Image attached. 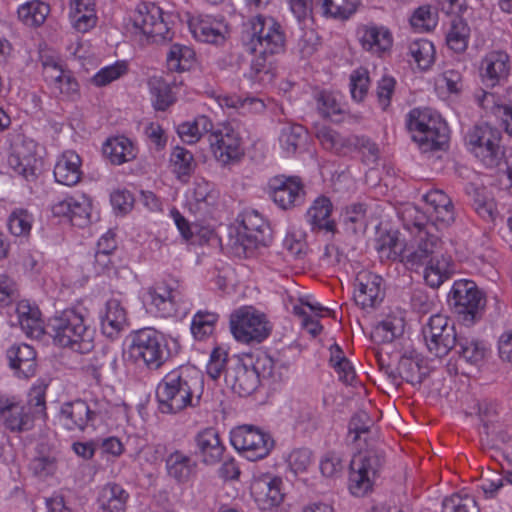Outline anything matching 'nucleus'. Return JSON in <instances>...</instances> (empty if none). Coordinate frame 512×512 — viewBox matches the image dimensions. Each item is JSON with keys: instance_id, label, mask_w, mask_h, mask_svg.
Wrapping results in <instances>:
<instances>
[{"instance_id": "obj_37", "label": "nucleus", "mask_w": 512, "mask_h": 512, "mask_svg": "<svg viewBox=\"0 0 512 512\" xmlns=\"http://www.w3.org/2000/svg\"><path fill=\"white\" fill-rule=\"evenodd\" d=\"M104 155L112 164H123L136 157L132 142L126 137L108 139L103 146Z\"/></svg>"}, {"instance_id": "obj_5", "label": "nucleus", "mask_w": 512, "mask_h": 512, "mask_svg": "<svg viewBox=\"0 0 512 512\" xmlns=\"http://www.w3.org/2000/svg\"><path fill=\"white\" fill-rule=\"evenodd\" d=\"M236 235L233 246L237 253H252L272 241V230L263 216L254 209H244L236 218Z\"/></svg>"}, {"instance_id": "obj_41", "label": "nucleus", "mask_w": 512, "mask_h": 512, "mask_svg": "<svg viewBox=\"0 0 512 512\" xmlns=\"http://www.w3.org/2000/svg\"><path fill=\"white\" fill-rule=\"evenodd\" d=\"M49 12L48 4L40 0H32L18 8V17L25 25L38 27L45 22Z\"/></svg>"}, {"instance_id": "obj_8", "label": "nucleus", "mask_w": 512, "mask_h": 512, "mask_svg": "<svg viewBox=\"0 0 512 512\" xmlns=\"http://www.w3.org/2000/svg\"><path fill=\"white\" fill-rule=\"evenodd\" d=\"M230 329L235 339L245 344L261 343L271 333L266 316L252 307H242L230 316Z\"/></svg>"}, {"instance_id": "obj_6", "label": "nucleus", "mask_w": 512, "mask_h": 512, "mask_svg": "<svg viewBox=\"0 0 512 512\" xmlns=\"http://www.w3.org/2000/svg\"><path fill=\"white\" fill-rule=\"evenodd\" d=\"M129 357L136 364L148 369H159L169 357L167 343L162 333L153 328H143L133 333L128 348Z\"/></svg>"}, {"instance_id": "obj_19", "label": "nucleus", "mask_w": 512, "mask_h": 512, "mask_svg": "<svg viewBox=\"0 0 512 512\" xmlns=\"http://www.w3.org/2000/svg\"><path fill=\"white\" fill-rule=\"evenodd\" d=\"M194 443L196 454L203 464L211 466L222 461L225 446L215 428L208 427L197 432L194 436Z\"/></svg>"}, {"instance_id": "obj_11", "label": "nucleus", "mask_w": 512, "mask_h": 512, "mask_svg": "<svg viewBox=\"0 0 512 512\" xmlns=\"http://www.w3.org/2000/svg\"><path fill=\"white\" fill-rule=\"evenodd\" d=\"M422 334L428 351L438 358H443L453 350L459 335L448 317L435 314L422 328Z\"/></svg>"}, {"instance_id": "obj_62", "label": "nucleus", "mask_w": 512, "mask_h": 512, "mask_svg": "<svg viewBox=\"0 0 512 512\" xmlns=\"http://www.w3.org/2000/svg\"><path fill=\"white\" fill-rule=\"evenodd\" d=\"M504 484L505 473L503 475H498L493 471H488L485 475H482L481 477L480 488L485 498H493L495 497L498 490L504 486Z\"/></svg>"}, {"instance_id": "obj_25", "label": "nucleus", "mask_w": 512, "mask_h": 512, "mask_svg": "<svg viewBox=\"0 0 512 512\" xmlns=\"http://www.w3.org/2000/svg\"><path fill=\"white\" fill-rule=\"evenodd\" d=\"M9 367L18 377L29 378L37 369L36 351L28 344H14L6 351Z\"/></svg>"}, {"instance_id": "obj_55", "label": "nucleus", "mask_w": 512, "mask_h": 512, "mask_svg": "<svg viewBox=\"0 0 512 512\" xmlns=\"http://www.w3.org/2000/svg\"><path fill=\"white\" fill-rule=\"evenodd\" d=\"M127 72L125 62H116L113 65L102 68L94 77L93 82L96 86H105L112 81L120 78Z\"/></svg>"}, {"instance_id": "obj_18", "label": "nucleus", "mask_w": 512, "mask_h": 512, "mask_svg": "<svg viewBox=\"0 0 512 512\" xmlns=\"http://www.w3.org/2000/svg\"><path fill=\"white\" fill-rule=\"evenodd\" d=\"M96 416V412L82 399L63 403L59 411V420L68 431H84Z\"/></svg>"}, {"instance_id": "obj_35", "label": "nucleus", "mask_w": 512, "mask_h": 512, "mask_svg": "<svg viewBox=\"0 0 512 512\" xmlns=\"http://www.w3.org/2000/svg\"><path fill=\"white\" fill-rule=\"evenodd\" d=\"M128 497L121 485L109 483L102 488L98 501L102 512H125Z\"/></svg>"}, {"instance_id": "obj_42", "label": "nucleus", "mask_w": 512, "mask_h": 512, "mask_svg": "<svg viewBox=\"0 0 512 512\" xmlns=\"http://www.w3.org/2000/svg\"><path fill=\"white\" fill-rule=\"evenodd\" d=\"M453 350L472 365H478L485 357V347L482 342L462 335H459Z\"/></svg>"}, {"instance_id": "obj_12", "label": "nucleus", "mask_w": 512, "mask_h": 512, "mask_svg": "<svg viewBox=\"0 0 512 512\" xmlns=\"http://www.w3.org/2000/svg\"><path fill=\"white\" fill-rule=\"evenodd\" d=\"M472 151L487 167L499 165L503 150L500 146L501 132L489 124L475 126L467 135Z\"/></svg>"}, {"instance_id": "obj_1", "label": "nucleus", "mask_w": 512, "mask_h": 512, "mask_svg": "<svg viewBox=\"0 0 512 512\" xmlns=\"http://www.w3.org/2000/svg\"><path fill=\"white\" fill-rule=\"evenodd\" d=\"M243 41L247 50L255 55L249 77L258 82L270 80L274 56L285 49L286 38L280 23L272 17L257 15L249 20Z\"/></svg>"}, {"instance_id": "obj_57", "label": "nucleus", "mask_w": 512, "mask_h": 512, "mask_svg": "<svg viewBox=\"0 0 512 512\" xmlns=\"http://www.w3.org/2000/svg\"><path fill=\"white\" fill-rule=\"evenodd\" d=\"M474 208L478 215L487 221H494L498 215L497 205L489 194H476Z\"/></svg>"}, {"instance_id": "obj_60", "label": "nucleus", "mask_w": 512, "mask_h": 512, "mask_svg": "<svg viewBox=\"0 0 512 512\" xmlns=\"http://www.w3.org/2000/svg\"><path fill=\"white\" fill-rule=\"evenodd\" d=\"M171 162L174 165L175 172L182 175H188L194 165L192 153L182 147H176L173 150Z\"/></svg>"}, {"instance_id": "obj_10", "label": "nucleus", "mask_w": 512, "mask_h": 512, "mask_svg": "<svg viewBox=\"0 0 512 512\" xmlns=\"http://www.w3.org/2000/svg\"><path fill=\"white\" fill-rule=\"evenodd\" d=\"M405 227L417 236L415 246L405 247L403 263L411 270H417L440 253L441 241L439 237L426 230V225L420 220L412 224L405 223Z\"/></svg>"}, {"instance_id": "obj_20", "label": "nucleus", "mask_w": 512, "mask_h": 512, "mask_svg": "<svg viewBox=\"0 0 512 512\" xmlns=\"http://www.w3.org/2000/svg\"><path fill=\"white\" fill-rule=\"evenodd\" d=\"M282 480L279 477L262 476L252 481L251 495L262 510L279 506L284 498L281 491Z\"/></svg>"}, {"instance_id": "obj_34", "label": "nucleus", "mask_w": 512, "mask_h": 512, "mask_svg": "<svg viewBox=\"0 0 512 512\" xmlns=\"http://www.w3.org/2000/svg\"><path fill=\"white\" fill-rule=\"evenodd\" d=\"M425 266L424 279L432 288H438L453 273L451 258L440 253L428 261Z\"/></svg>"}, {"instance_id": "obj_32", "label": "nucleus", "mask_w": 512, "mask_h": 512, "mask_svg": "<svg viewBox=\"0 0 512 512\" xmlns=\"http://www.w3.org/2000/svg\"><path fill=\"white\" fill-rule=\"evenodd\" d=\"M59 451L41 443L37 446L36 456L30 462V469L34 475L46 478L53 475L58 467Z\"/></svg>"}, {"instance_id": "obj_17", "label": "nucleus", "mask_w": 512, "mask_h": 512, "mask_svg": "<svg viewBox=\"0 0 512 512\" xmlns=\"http://www.w3.org/2000/svg\"><path fill=\"white\" fill-rule=\"evenodd\" d=\"M208 141L215 158L224 165L240 159L243 155L241 138L230 127L209 134Z\"/></svg>"}, {"instance_id": "obj_54", "label": "nucleus", "mask_w": 512, "mask_h": 512, "mask_svg": "<svg viewBox=\"0 0 512 512\" xmlns=\"http://www.w3.org/2000/svg\"><path fill=\"white\" fill-rule=\"evenodd\" d=\"M369 85L368 71L364 68H359L350 76L351 95L354 100L362 101L367 94Z\"/></svg>"}, {"instance_id": "obj_40", "label": "nucleus", "mask_w": 512, "mask_h": 512, "mask_svg": "<svg viewBox=\"0 0 512 512\" xmlns=\"http://www.w3.org/2000/svg\"><path fill=\"white\" fill-rule=\"evenodd\" d=\"M380 259L403 262L405 246L395 233L382 234L375 244Z\"/></svg>"}, {"instance_id": "obj_48", "label": "nucleus", "mask_w": 512, "mask_h": 512, "mask_svg": "<svg viewBox=\"0 0 512 512\" xmlns=\"http://www.w3.org/2000/svg\"><path fill=\"white\" fill-rule=\"evenodd\" d=\"M218 315L208 311H198L191 323V332L197 339H202L212 334Z\"/></svg>"}, {"instance_id": "obj_33", "label": "nucleus", "mask_w": 512, "mask_h": 512, "mask_svg": "<svg viewBox=\"0 0 512 512\" xmlns=\"http://www.w3.org/2000/svg\"><path fill=\"white\" fill-rule=\"evenodd\" d=\"M127 323L126 311L119 300L110 299L106 302L105 313L101 316V328L105 335L114 337Z\"/></svg>"}, {"instance_id": "obj_36", "label": "nucleus", "mask_w": 512, "mask_h": 512, "mask_svg": "<svg viewBox=\"0 0 512 512\" xmlns=\"http://www.w3.org/2000/svg\"><path fill=\"white\" fill-rule=\"evenodd\" d=\"M404 328L405 322L402 317L388 315L373 328L371 338L375 343H391L403 334Z\"/></svg>"}, {"instance_id": "obj_45", "label": "nucleus", "mask_w": 512, "mask_h": 512, "mask_svg": "<svg viewBox=\"0 0 512 512\" xmlns=\"http://www.w3.org/2000/svg\"><path fill=\"white\" fill-rule=\"evenodd\" d=\"M409 54L419 68L423 70L428 69L434 61V45L425 39L415 40L409 45Z\"/></svg>"}, {"instance_id": "obj_14", "label": "nucleus", "mask_w": 512, "mask_h": 512, "mask_svg": "<svg viewBox=\"0 0 512 512\" xmlns=\"http://www.w3.org/2000/svg\"><path fill=\"white\" fill-rule=\"evenodd\" d=\"M37 144L32 139L18 138L11 147L9 166L28 182L39 177L41 160L36 157Z\"/></svg>"}, {"instance_id": "obj_43", "label": "nucleus", "mask_w": 512, "mask_h": 512, "mask_svg": "<svg viewBox=\"0 0 512 512\" xmlns=\"http://www.w3.org/2000/svg\"><path fill=\"white\" fill-rule=\"evenodd\" d=\"M423 200L432 208L437 221L444 224L454 222V205L447 194H423Z\"/></svg>"}, {"instance_id": "obj_53", "label": "nucleus", "mask_w": 512, "mask_h": 512, "mask_svg": "<svg viewBox=\"0 0 512 512\" xmlns=\"http://www.w3.org/2000/svg\"><path fill=\"white\" fill-rule=\"evenodd\" d=\"M305 131L301 125L285 126L280 135V143L288 153H295L301 144Z\"/></svg>"}, {"instance_id": "obj_51", "label": "nucleus", "mask_w": 512, "mask_h": 512, "mask_svg": "<svg viewBox=\"0 0 512 512\" xmlns=\"http://www.w3.org/2000/svg\"><path fill=\"white\" fill-rule=\"evenodd\" d=\"M8 229L15 236H26L31 230V215L27 210L16 209L8 218Z\"/></svg>"}, {"instance_id": "obj_56", "label": "nucleus", "mask_w": 512, "mask_h": 512, "mask_svg": "<svg viewBox=\"0 0 512 512\" xmlns=\"http://www.w3.org/2000/svg\"><path fill=\"white\" fill-rule=\"evenodd\" d=\"M228 361V353L221 347H216L207 364V374L214 380L218 379L223 372L226 373L225 367Z\"/></svg>"}, {"instance_id": "obj_52", "label": "nucleus", "mask_w": 512, "mask_h": 512, "mask_svg": "<svg viewBox=\"0 0 512 512\" xmlns=\"http://www.w3.org/2000/svg\"><path fill=\"white\" fill-rule=\"evenodd\" d=\"M150 87L152 94L156 97L154 106L157 110L163 111L174 102L171 89L166 82L159 78H152Z\"/></svg>"}, {"instance_id": "obj_15", "label": "nucleus", "mask_w": 512, "mask_h": 512, "mask_svg": "<svg viewBox=\"0 0 512 512\" xmlns=\"http://www.w3.org/2000/svg\"><path fill=\"white\" fill-rule=\"evenodd\" d=\"M181 296L179 281L168 277L149 287L143 295V301L153 306L162 317H168L176 313V303L181 300Z\"/></svg>"}, {"instance_id": "obj_31", "label": "nucleus", "mask_w": 512, "mask_h": 512, "mask_svg": "<svg viewBox=\"0 0 512 512\" xmlns=\"http://www.w3.org/2000/svg\"><path fill=\"white\" fill-rule=\"evenodd\" d=\"M360 42L363 49L381 56L392 48L393 37L390 30L386 27L367 26L363 29Z\"/></svg>"}, {"instance_id": "obj_28", "label": "nucleus", "mask_w": 512, "mask_h": 512, "mask_svg": "<svg viewBox=\"0 0 512 512\" xmlns=\"http://www.w3.org/2000/svg\"><path fill=\"white\" fill-rule=\"evenodd\" d=\"M189 28L197 40L213 44L223 43L228 33V28L222 21L209 16L192 19Z\"/></svg>"}, {"instance_id": "obj_61", "label": "nucleus", "mask_w": 512, "mask_h": 512, "mask_svg": "<svg viewBox=\"0 0 512 512\" xmlns=\"http://www.w3.org/2000/svg\"><path fill=\"white\" fill-rule=\"evenodd\" d=\"M223 103L227 107L242 108L252 113H260L265 109V104L263 103V101L253 97H225L223 99Z\"/></svg>"}, {"instance_id": "obj_39", "label": "nucleus", "mask_w": 512, "mask_h": 512, "mask_svg": "<svg viewBox=\"0 0 512 512\" xmlns=\"http://www.w3.org/2000/svg\"><path fill=\"white\" fill-rule=\"evenodd\" d=\"M90 368L94 379L100 383L103 376H111L116 373L117 353L108 348L102 349L94 355Z\"/></svg>"}, {"instance_id": "obj_26", "label": "nucleus", "mask_w": 512, "mask_h": 512, "mask_svg": "<svg viewBox=\"0 0 512 512\" xmlns=\"http://www.w3.org/2000/svg\"><path fill=\"white\" fill-rule=\"evenodd\" d=\"M480 70L483 80L494 87L509 76V55L501 50L488 52L481 61Z\"/></svg>"}, {"instance_id": "obj_7", "label": "nucleus", "mask_w": 512, "mask_h": 512, "mask_svg": "<svg viewBox=\"0 0 512 512\" xmlns=\"http://www.w3.org/2000/svg\"><path fill=\"white\" fill-rule=\"evenodd\" d=\"M448 305L458 319L467 326L481 317L485 307V297L472 280L460 279L454 282L448 297Z\"/></svg>"}, {"instance_id": "obj_63", "label": "nucleus", "mask_w": 512, "mask_h": 512, "mask_svg": "<svg viewBox=\"0 0 512 512\" xmlns=\"http://www.w3.org/2000/svg\"><path fill=\"white\" fill-rule=\"evenodd\" d=\"M372 421L369 415L361 410L356 412L350 419L348 430L350 434H354L353 442L357 441L361 434L369 432Z\"/></svg>"}, {"instance_id": "obj_50", "label": "nucleus", "mask_w": 512, "mask_h": 512, "mask_svg": "<svg viewBox=\"0 0 512 512\" xmlns=\"http://www.w3.org/2000/svg\"><path fill=\"white\" fill-rule=\"evenodd\" d=\"M215 200V194H186V205L194 214H211Z\"/></svg>"}, {"instance_id": "obj_47", "label": "nucleus", "mask_w": 512, "mask_h": 512, "mask_svg": "<svg viewBox=\"0 0 512 512\" xmlns=\"http://www.w3.org/2000/svg\"><path fill=\"white\" fill-rule=\"evenodd\" d=\"M398 375L414 386L420 385L424 379L418 360L407 355H403L398 362Z\"/></svg>"}, {"instance_id": "obj_64", "label": "nucleus", "mask_w": 512, "mask_h": 512, "mask_svg": "<svg viewBox=\"0 0 512 512\" xmlns=\"http://www.w3.org/2000/svg\"><path fill=\"white\" fill-rule=\"evenodd\" d=\"M40 311L39 309L37 311L32 312V317H28L27 320H25L21 325V329L24 331V333L31 338L35 339H41L44 334H47L46 327L44 328L42 326V321L40 318Z\"/></svg>"}, {"instance_id": "obj_58", "label": "nucleus", "mask_w": 512, "mask_h": 512, "mask_svg": "<svg viewBox=\"0 0 512 512\" xmlns=\"http://www.w3.org/2000/svg\"><path fill=\"white\" fill-rule=\"evenodd\" d=\"M70 17L72 18L74 28L82 33L93 28L97 22L95 10L83 11L79 8L70 9Z\"/></svg>"}, {"instance_id": "obj_4", "label": "nucleus", "mask_w": 512, "mask_h": 512, "mask_svg": "<svg viewBox=\"0 0 512 512\" xmlns=\"http://www.w3.org/2000/svg\"><path fill=\"white\" fill-rule=\"evenodd\" d=\"M407 128L412 140L426 153L442 150L448 143L446 123L430 109H413L408 114Z\"/></svg>"}, {"instance_id": "obj_2", "label": "nucleus", "mask_w": 512, "mask_h": 512, "mask_svg": "<svg viewBox=\"0 0 512 512\" xmlns=\"http://www.w3.org/2000/svg\"><path fill=\"white\" fill-rule=\"evenodd\" d=\"M203 391L201 371L189 365L175 368L156 387L158 410L163 414H177L188 407H198Z\"/></svg>"}, {"instance_id": "obj_30", "label": "nucleus", "mask_w": 512, "mask_h": 512, "mask_svg": "<svg viewBox=\"0 0 512 512\" xmlns=\"http://www.w3.org/2000/svg\"><path fill=\"white\" fill-rule=\"evenodd\" d=\"M80 166L81 159L79 155L71 150L65 151L55 165V180L68 187L77 184L82 175Z\"/></svg>"}, {"instance_id": "obj_44", "label": "nucleus", "mask_w": 512, "mask_h": 512, "mask_svg": "<svg viewBox=\"0 0 512 512\" xmlns=\"http://www.w3.org/2000/svg\"><path fill=\"white\" fill-rule=\"evenodd\" d=\"M326 17L335 19H347L355 11L356 5L350 0H316Z\"/></svg>"}, {"instance_id": "obj_59", "label": "nucleus", "mask_w": 512, "mask_h": 512, "mask_svg": "<svg viewBox=\"0 0 512 512\" xmlns=\"http://www.w3.org/2000/svg\"><path fill=\"white\" fill-rule=\"evenodd\" d=\"M46 389L47 385H35L29 392L28 404L34 416L46 417Z\"/></svg>"}, {"instance_id": "obj_23", "label": "nucleus", "mask_w": 512, "mask_h": 512, "mask_svg": "<svg viewBox=\"0 0 512 512\" xmlns=\"http://www.w3.org/2000/svg\"><path fill=\"white\" fill-rule=\"evenodd\" d=\"M91 203L86 194L67 197L52 206L56 217H66L74 226L84 227L90 222Z\"/></svg>"}, {"instance_id": "obj_9", "label": "nucleus", "mask_w": 512, "mask_h": 512, "mask_svg": "<svg viewBox=\"0 0 512 512\" xmlns=\"http://www.w3.org/2000/svg\"><path fill=\"white\" fill-rule=\"evenodd\" d=\"M385 463L382 452L368 450L355 456L350 463L349 490L357 497L372 490L374 479Z\"/></svg>"}, {"instance_id": "obj_24", "label": "nucleus", "mask_w": 512, "mask_h": 512, "mask_svg": "<svg viewBox=\"0 0 512 512\" xmlns=\"http://www.w3.org/2000/svg\"><path fill=\"white\" fill-rule=\"evenodd\" d=\"M167 475L178 484H186L197 474L198 462L191 455L175 449L165 458Z\"/></svg>"}, {"instance_id": "obj_22", "label": "nucleus", "mask_w": 512, "mask_h": 512, "mask_svg": "<svg viewBox=\"0 0 512 512\" xmlns=\"http://www.w3.org/2000/svg\"><path fill=\"white\" fill-rule=\"evenodd\" d=\"M382 277L372 273H362L356 278L354 300L362 308L376 307L384 298Z\"/></svg>"}, {"instance_id": "obj_27", "label": "nucleus", "mask_w": 512, "mask_h": 512, "mask_svg": "<svg viewBox=\"0 0 512 512\" xmlns=\"http://www.w3.org/2000/svg\"><path fill=\"white\" fill-rule=\"evenodd\" d=\"M0 420L12 432L27 431L33 426L32 417L25 407L13 399L0 400Z\"/></svg>"}, {"instance_id": "obj_49", "label": "nucleus", "mask_w": 512, "mask_h": 512, "mask_svg": "<svg viewBox=\"0 0 512 512\" xmlns=\"http://www.w3.org/2000/svg\"><path fill=\"white\" fill-rule=\"evenodd\" d=\"M271 192H300L305 185L299 176L277 175L268 182Z\"/></svg>"}, {"instance_id": "obj_16", "label": "nucleus", "mask_w": 512, "mask_h": 512, "mask_svg": "<svg viewBox=\"0 0 512 512\" xmlns=\"http://www.w3.org/2000/svg\"><path fill=\"white\" fill-rule=\"evenodd\" d=\"M133 27L140 33L153 38L157 37L163 41H170L169 29L162 19V10L155 4L141 3L137 6L131 18Z\"/></svg>"}, {"instance_id": "obj_13", "label": "nucleus", "mask_w": 512, "mask_h": 512, "mask_svg": "<svg viewBox=\"0 0 512 512\" xmlns=\"http://www.w3.org/2000/svg\"><path fill=\"white\" fill-rule=\"evenodd\" d=\"M230 441L236 450L243 452L251 461L266 457L274 447V440L270 434L251 425H243L232 430Z\"/></svg>"}, {"instance_id": "obj_46", "label": "nucleus", "mask_w": 512, "mask_h": 512, "mask_svg": "<svg viewBox=\"0 0 512 512\" xmlns=\"http://www.w3.org/2000/svg\"><path fill=\"white\" fill-rule=\"evenodd\" d=\"M442 512H480L476 500L470 495L453 494L442 501Z\"/></svg>"}, {"instance_id": "obj_3", "label": "nucleus", "mask_w": 512, "mask_h": 512, "mask_svg": "<svg viewBox=\"0 0 512 512\" xmlns=\"http://www.w3.org/2000/svg\"><path fill=\"white\" fill-rule=\"evenodd\" d=\"M47 334L56 345L84 354L93 349L94 331L84 315L74 308L65 309L48 320Z\"/></svg>"}, {"instance_id": "obj_29", "label": "nucleus", "mask_w": 512, "mask_h": 512, "mask_svg": "<svg viewBox=\"0 0 512 512\" xmlns=\"http://www.w3.org/2000/svg\"><path fill=\"white\" fill-rule=\"evenodd\" d=\"M332 210V202L324 194L314 200L306 215L313 231L336 232V223L329 218Z\"/></svg>"}, {"instance_id": "obj_21", "label": "nucleus", "mask_w": 512, "mask_h": 512, "mask_svg": "<svg viewBox=\"0 0 512 512\" xmlns=\"http://www.w3.org/2000/svg\"><path fill=\"white\" fill-rule=\"evenodd\" d=\"M225 382L235 393L245 397L258 388L260 379L255 369L236 359L233 366L226 369Z\"/></svg>"}, {"instance_id": "obj_38", "label": "nucleus", "mask_w": 512, "mask_h": 512, "mask_svg": "<svg viewBox=\"0 0 512 512\" xmlns=\"http://www.w3.org/2000/svg\"><path fill=\"white\" fill-rule=\"evenodd\" d=\"M470 27L462 18L456 16L451 22L446 33V44L455 53H463L468 47Z\"/></svg>"}]
</instances>
